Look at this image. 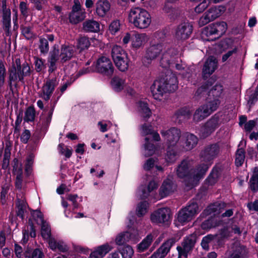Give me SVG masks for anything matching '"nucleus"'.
Masks as SVG:
<instances>
[{
  "label": "nucleus",
  "mask_w": 258,
  "mask_h": 258,
  "mask_svg": "<svg viewBox=\"0 0 258 258\" xmlns=\"http://www.w3.org/2000/svg\"><path fill=\"white\" fill-rule=\"evenodd\" d=\"M177 78L174 76L170 78V81L167 78L166 80H155L150 88L154 98L160 100L164 93L175 91L177 88Z\"/></svg>",
  "instance_id": "obj_1"
},
{
  "label": "nucleus",
  "mask_w": 258,
  "mask_h": 258,
  "mask_svg": "<svg viewBox=\"0 0 258 258\" xmlns=\"http://www.w3.org/2000/svg\"><path fill=\"white\" fill-rule=\"evenodd\" d=\"M128 22L139 29L147 28L151 23V17L146 10L136 7L131 9L128 14Z\"/></svg>",
  "instance_id": "obj_2"
},
{
  "label": "nucleus",
  "mask_w": 258,
  "mask_h": 258,
  "mask_svg": "<svg viewBox=\"0 0 258 258\" xmlns=\"http://www.w3.org/2000/svg\"><path fill=\"white\" fill-rule=\"evenodd\" d=\"M227 24L225 22H216L203 28L202 36L207 41H215L221 37L226 32Z\"/></svg>",
  "instance_id": "obj_3"
},
{
  "label": "nucleus",
  "mask_w": 258,
  "mask_h": 258,
  "mask_svg": "<svg viewBox=\"0 0 258 258\" xmlns=\"http://www.w3.org/2000/svg\"><path fill=\"white\" fill-rule=\"evenodd\" d=\"M92 67L95 72L108 78H111L114 73V67L111 59L105 56L99 57Z\"/></svg>",
  "instance_id": "obj_4"
},
{
  "label": "nucleus",
  "mask_w": 258,
  "mask_h": 258,
  "mask_svg": "<svg viewBox=\"0 0 258 258\" xmlns=\"http://www.w3.org/2000/svg\"><path fill=\"white\" fill-rule=\"evenodd\" d=\"M223 87L221 84H216L208 91L206 98V103L213 110H216L221 103L222 98Z\"/></svg>",
  "instance_id": "obj_5"
},
{
  "label": "nucleus",
  "mask_w": 258,
  "mask_h": 258,
  "mask_svg": "<svg viewBox=\"0 0 258 258\" xmlns=\"http://www.w3.org/2000/svg\"><path fill=\"white\" fill-rule=\"evenodd\" d=\"M220 152V146L218 143L206 146L201 151L200 156L202 161L205 162L213 163Z\"/></svg>",
  "instance_id": "obj_6"
},
{
  "label": "nucleus",
  "mask_w": 258,
  "mask_h": 258,
  "mask_svg": "<svg viewBox=\"0 0 258 258\" xmlns=\"http://www.w3.org/2000/svg\"><path fill=\"white\" fill-rule=\"evenodd\" d=\"M219 116L215 114L212 116L200 130V136L205 139L210 136L219 126Z\"/></svg>",
  "instance_id": "obj_7"
},
{
  "label": "nucleus",
  "mask_w": 258,
  "mask_h": 258,
  "mask_svg": "<svg viewBox=\"0 0 258 258\" xmlns=\"http://www.w3.org/2000/svg\"><path fill=\"white\" fill-rule=\"evenodd\" d=\"M172 217L170 208H161L155 211L151 215V220L153 223L168 224Z\"/></svg>",
  "instance_id": "obj_8"
},
{
  "label": "nucleus",
  "mask_w": 258,
  "mask_h": 258,
  "mask_svg": "<svg viewBox=\"0 0 258 258\" xmlns=\"http://www.w3.org/2000/svg\"><path fill=\"white\" fill-rule=\"evenodd\" d=\"M163 49V45L159 43L151 44L146 48V52L143 58L145 63L150 64L153 60L155 59L161 54Z\"/></svg>",
  "instance_id": "obj_9"
},
{
  "label": "nucleus",
  "mask_w": 258,
  "mask_h": 258,
  "mask_svg": "<svg viewBox=\"0 0 258 258\" xmlns=\"http://www.w3.org/2000/svg\"><path fill=\"white\" fill-rule=\"evenodd\" d=\"M192 31V25L188 22L181 23L175 29V37L177 40H186L189 38Z\"/></svg>",
  "instance_id": "obj_10"
},
{
  "label": "nucleus",
  "mask_w": 258,
  "mask_h": 258,
  "mask_svg": "<svg viewBox=\"0 0 258 258\" xmlns=\"http://www.w3.org/2000/svg\"><path fill=\"white\" fill-rule=\"evenodd\" d=\"M160 134L166 140L168 146H176L180 137V131L176 127H171L167 131H161Z\"/></svg>",
  "instance_id": "obj_11"
},
{
  "label": "nucleus",
  "mask_w": 258,
  "mask_h": 258,
  "mask_svg": "<svg viewBox=\"0 0 258 258\" xmlns=\"http://www.w3.org/2000/svg\"><path fill=\"white\" fill-rule=\"evenodd\" d=\"M223 169L224 167L222 164H216L205 179V184L208 186H213L215 184L220 177Z\"/></svg>",
  "instance_id": "obj_12"
},
{
  "label": "nucleus",
  "mask_w": 258,
  "mask_h": 258,
  "mask_svg": "<svg viewBox=\"0 0 258 258\" xmlns=\"http://www.w3.org/2000/svg\"><path fill=\"white\" fill-rule=\"evenodd\" d=\"M226 207V204L225 203L217 201L209 205L201 214L200 216L204 217L213 213L219 215Z\"/></svg>",
  "instance_id": "obj_13"
},
{
  "label": "nucleus",
  "mask_w": 258,
  "mask_h": 258,
  "mask_svg": "<svg viewBox=\"0 0 258 258\" xmlns=\"http://www.w3.org/2000/svg\"><path fill=\"white\" fill-rule=\"evenodd\" d=\"M217 68V61L213 56L209 57L205 61L202 70L204 79H207Z\"/></svg>",
  "instance_id": "obj_14"
},
{
  "label": "nucleus",
  "mask_w": 258,
  "mask_h": 258,
  "mask_svg": "<svg viewBox=\"0 0 258 258\" xmlns=\"http://www.w3.org/2000/svg\"><path fill=\"white\" fill-rule=\"evenodd\" d=\"M215 111L212 110L206 103L196 110L194 114L193 119L195 121L199 122L208 117Z\"/></svg>",
  "instance_id": "obj_15"
},
{
  "label": "nucleus",
  "mask_w": 258,
  "mask_h": 258,
  "mask_svg": "<svg viewBox=\"0 0 258 258\" xmlns=\"http://www.w3.org/2000/svg\"><path fill=\"white\" fill-rule=\"evenodd\" d=\"M211 164V163H210L205 162L199 164L196 167V173L191 176V178H192L193 181L198 182L202 179L205 175Z\"/></svg>",
  "instance_id": "obj_16"
},
{
  "label": "nucleus",
  "mask_w": 258,
  "mask_h": 258,
  "mask_svg": "<svg viewBox=\"0 0 258 258\" xmlns=\"http://www.w3.org/2000/svg\"><path fill=\"white\" fill-rule=\"evenodd\" d=\"M176 186L172 180L167 178L165 179L160 188L159 194L161 197L164 198L174 192Z\"/></svg>",
  "instance_id": "obj_17"
},
{
  "label": "nucleus",
  "mask_w": 258,
  "mask_h": 258,
  "mask_svg": "<svg viewBox=\"0 0 258 258\" xmlns=\"http://www.w3.org/2000/svg\"><path fill=\"white\" fill-rule=\"evenodd\" d=\"M112 247L108 243L97 246L95 249L92 251L89 258H103L105 255L110 251Z\"/></svg>",
  "instance_id": "obj_18"
},
{
  "label": "nucleus",
  "mask_w": 258,
  "mask_h": 258,
  "mask_svg": "<svg viewBox=\"0 0 258 258\" xmlns=\"http://www.w3.org/2000/svg\"><path fill=\"white\" fill-rule=\"evenodd\" d=\"M110 7L108 0H98L95 4L96 13L99 17H103L109 12Z\"/></svg>",
  "instance_id": "obj_19"
},
{
  "label": "nucleus",
  "mask_w": 258,
  "mask_h": 258,
  "mask_svg": "<svg viewBox=\"0 0 258 258\" xmlns=\"http://www.w3.org/2000/svg\"><path fill=\"white\" fill-rule=\"evenodd\" d=\"M222 224V221L221 220L218 219L215 216H211L201 223V227L203 230H207L219 226Z\"/></svg>",
  "instance_id": "obj_20"
},
{
  "label": "nucleus",
  "mask_w": 258,
  "mask_h": 258,
  "mask_svg": "<svg viewBox=\"0 0 258 258\" xmlns=\"http://www.w3.org/2000/svg\"><path fill=\"white\" fill-rule=\"evenodd\" d=\"M177 176L181 178H191L192 175L189 171V164L187 161L183 160L178 165L177 170Z\"/></svg>",
  "instance_id": "obj_21"
},
{
  "label": "nucleus",
  "mask_w": 258,
  "mask_h": 258,
  "mask_svg": "<svg viewBox=\"0 0 258 258\" xmlns=\"http://www.w3.org/2000/svg\"><path fill=\"white\" fill-rule=\"evenodd\" d=\"M82 29L85 32L96 33L100 30V24L93 19L86 20L83 23Z\"/></svg>",
  "instance_id": "obj_22"
},
{
  "label": "nucleus",
  "mask_w": 258,
  "mask_h": 258,
  "mask_svg": "<svg viewBox=\"0 0 258 258\" xmlns=\"http://www.w3.org/2000/svg\"><path fill=\"white\" fill-rule=\"evenodd\" d=\"M29 207L25 200L17 199L16 202V215L22 220L25 217V213L27 212V208Z\"/></svg>",
  "instance_id": "obj_23"
},
{
  "label": "nucleus",
  "mask_w": 258,
  "mask_h": 258,
  "mask_svg": "<svg viewBox=\"0 0 258 258\" xmlns=\"http://www.w3.org/2000/svg\"><path fill=\"white\" fill-rule=\"evenodd\" d=\"M209 81H208L197 89L194 96L196 100H206L209 86L212 85L209 84Z\"/></svg>",
  "instance_id": "obj_24"
},
{
  "label": "nucleus",
  "mask_w": 258,
  "mask_h": 258,
  "mask_svg": "<svg viewBox=\"0 0 258 258\" xmlns=\"http://www.w3.org/2000/svg\"><path fill=\"white\" fill-rule=\"evenodd\" d=\"M74 49L72 46L66 44L62 45L61 46V52L60 56H61V60L62 62L70 60L73 57L74 54Z\"/></svg>",
  "instance_id": "obj_25"
},
{
  "label": "nucleus",
  "mask_w": 258,
  "mask_h": 258,
  "mask_svg": "<svg viewBox=\"0 0 258 258\" xmlns=\"http://www.w3.org/2000/svg\"><path fill=\"white\" fill-rule=\"evenodd\" d=\"M175 243V240L174 238H170L163 243L157 250L165 257Z\"/></svg>",
  "instance_id": "obj_26"
},
{
  "label": "nucleus",
  "mask_w": 258,
  "mask_h": 258,
  "mask_svg": "<svg viewBox=\"0 0 258 258\" xmlns=\"http://www.w3.org/2000/svg\"><path fill=\"white\" fill-rule=\"evenodd\" d=\"M139 112L141 117L144 121H147L152 114L151 109L149 107L148 104L144 101L139 102Z\"/></svg>",
  "instance_id": "obj_27"
},
{
  "label": "nucleus",
  "mask_w": 258,
  "mask_h": 258,
  "mask_svg": "<svg viewBox=\"0 0 258 258\" xmlns=\"http://www.w3.org/2000/svg\"><path fill=\"white\" fill-rule=\"evenodd\" d=\"M116 68L122 72L127 71L129 67L130 62L128 56L125 57H117L116 59L113 60Z\"/></svg>",
  "instance_id": "obj_28"
},
{
  "label": "nucleus",
  "mask_w": 258,
  "mask_h": 258,
  "mask_svg": "<svg viewBox=\"0 0 258 258\" xmlns=\"http://www.w3.org/2000/svg\"><path fill=\"white\" fill-rule=\"evenodd\" d=\"M177 152L176 146H168L165 159L168 163H174L177 158Z\"/></svg>",
  "instance_id": "obj_29"
},
{
  "label": "nucleus",
  "mask_w": 258,
  "mask_h": 258,
  "mask_svg": "<svg viewBox=\"0 0 258 258\" xmlns=\"http://www.w3.org/2000/svg\"><path fill=\"white\" fill-rule=\"evenodd\" d=\"M58 82L56 77L48 80L42 88V93L52 94Z\"/></svg>",
  "instance_id": "obj_30"
},
{
  "label": "nucleus",
  "mask_w": 258,
  "mask_h": 258,
  "mask_svg": "<svg viewBox=\"0 0 258 258\" xmlns=\"http://www.w3.org/2000/svg\"><path fill=\"white\" fill-rule=\"evenodd\" d=\"M184 208L194 218L201 211L199 204L197 200L195 199L190 200L188 203V205L185 207Z\"/></svg>",
  "instance_id": "obj_31"
},
{
  "label": "nucleus",
  "mask_w": 258,
  "mask_h": 258,
  "mask_svg": "<svg viewBox=\"0 0 258 258\" xmlns=\"http://www.w3.org/2000/svg\"><path fill=\"white\" fill-rule=\"evenodd\" d=\"M124 80L118 76H114L111 80L110 85L114 91L120 92L123 89Z\"/></svg>",
  "instance_id": "obj_32"
},
{
  "label": "nucleus",
  "mask_w": 258,
  "mask_h": 258,
  "mask_svg": "<svg viewBox=\"0 0 258 258\" xmlns=\"http://www.w3.org/2000/svg\"><path fill=\"white\" fill-rule=\"evenodd\" d=\"M198 139L196 136L192 134H189L186 136L184 148L187 151L192 149L197 145Z\"/></svg>",
  "instance_id": "obj_33"
},
{
  "label": "nucleus",
  "mask_w": 258,
  "mask_h": 258,
  "mask_svg": "<svg viewBox=\"0 0 258 258\" xmlns=\"http://www.w3.org/2000/svg\"><path fill=\"white\" fill-rule=\"evenodd\" d=\"M197 238V237L195 234H192L185 237L182 242V246L188 250H192L196 243Z\"/></svg>",
  "instance_id": "obj_34"
},
{
  "label": "nucleus",
  "mask_w": 258,
  "mask_h": 258,
  "mask_svg": "<svg viewBox=\"0 0 258 258\" xmlns=\"http://www.w3.org/2000/svg\"><path fill=\"white\" fill-rule=\"evenodd\" d=\"M174 54V49L172 48H168L162 54L160 59L161 65L163 67H164V64L169 65L170 63L171 58Z\"/></svg>",
  "instance_id": "obj_35"
},
{
  "label": "nucleus",
  "mask_w": 258,
  "mask_h": 258,
  "mask_svg": "<svg viewBox=\"0 0 258 258\" xmlns=\"http://www.w3.org/2000/svg\"><path fill=\"white\" fill-rule=\"evenodd\" d=\"M153 240V236L151 234L147 236L138 245V251L142 252L148 248Z\"/></svg>",
  "instance_id": "obj_36"
},
{
  "label": "nucleus",
  "mask_w": 258,
  "mask_h": 258,
  "mask_svg": "<svg viewBox=\"0 0 258 258\" xmlns=\"http://www.w3.org/2000/svg\"><path fill=\"white\" fill-rule=\"evenodd\" d=\"M249 186L253 192L258 191V167H254L253 174L249 180Z\"/></svg>",
  "instance_id": "obj_37"
},
{
  "label": "nucleus",
  "mask_w": 258,
  "mask_h": 258,
  "mask_svg": "<svg viewBox=\"0 0 258 258\" xmlns=\"http://www.w3.org/2000/svg\"><path fill=\"white\" fill-rule=\"evenodd\" d=\"M86 17V13L83 12H75L70 13L69 18L71 24H77L83 21Z\"/></svg>",
  "instance_id": "obj_38"
},
{
  "label": "nucleus",
  "mask_w": 258,
  "mask_h": 258,
  "mask_svg": "<svg viewBox=\"0 0 258 258\" xmlns=\"http://www.w3.org/2000/svg\"><path fill=\"white\" fill-rule=\"evenodd\" d=\"M245 152L243 148H238L235 153V165L237 167H241L245 160Z\"/></svg>",
  "instance_id": "obj_39"
},
{
  "label": "nucleus",
  "mask_w": 258,
  "mask_h": 258,
  "mask_svg": "<svg viewBox=\"0 0 258 258\" xmlns=\"http://www.w3.org/2000/svg\"><path fill=\"white\" fill-rule=\"evenodd\" d=\"M31 213V217L36 223L40 225L43 222L45 221L44 218L43 214L39 209L33 210L29 209Z\"/></svg>",
  "instance_id": "obj_40"
},
{
  "label": "nucleus",
  "mask_w": 258,
  "mask_h": 258,
  "mask_svg": "<svg viewBox=\"0 0 258 258\" xmlns=\"http://www.w3.org/2000/svg\"><path fill=\"white\" fill-rule=\"evenodd\" d=\"M245 247L240 244H236L233 247L231 258H244Z\"/></svg>",
  "instance_id": "obj_41"
},
{
  "label": "nucleus",
  "mask_w": 258,
  "mask_h": 258,
  "mask_svg": "<svg viewBox=\"0 0 258 258\" xmlns=\"http://www.w3.org/2000/svg\"><path fill=\"white\" fill-rule=\"evenodd\" d=\"M111 56L113 60H114L116 59L117 57H125L128 56V55L126 51L121 47L115 45L112 48Z\"/></svg>",
  "instance_id": "obj_42"
},
{
  "label": "nucleus",
  "mask_w": 258,
  "mask_h": 258,
  "mask_svg": "<svg viewBox=\"0 0 258 258\" xmlns=\"http://www.w3.org/2000/svg\"><path fill=\"white\" fill-rule=\"evenodd\" d=\"M177 218L179 222L183 223L191 221L194 217L183 208L179 211Z\"/></svg>",
  "instance_id": "obj_43"
},
{
  "label": "nucleus",
  "mask_w": 258,
  "mask_h": 258,
  "mask_svg": "<svg viewBox=\"0 0 258 258\" xmlns=\"http://www.w3.org/2000/svg\"><path fill=\"white\" fill-rule=\"evenodd\" d=\"M118 252L121 254L122 258H132L134 254V250L129 245L118 247Z\"/></svg>",
  "instance_id": "obj_44"
},
{
  "label": "nucleus",
  "mask_w": 258,
  "mask_h": 258,
  "mask_svg": "<svg viewBox=\"0 0 258 258\" xmlns=\"http://www.w3.org/2000/svg\"><path fill=\"white\" fill-rule=\"evenodd\" d=\"M40 225H41V235L44 240H47L51 237L50 226L46 221Z\"/></svg>",
  "instance_id": "obj_45"
},
{
  "label": "nucleus",
  "mask_w": 258,
  "mask_h": 258,
  "mask_svg": "<svg viewBox=\"0 0 258 258\" xmlns=\"http://www.w3.org/2000/svg\"><path fill=\"white\" fill-rule=\"evenodd\" d=\"M234 40L231 38H226L221 40L219 43V47L224 51L229 49H233Z\"/></svg>",
  "instance_id": "obj_46"
},
{
  "label": "nucleus",
  "mask_w": 258,
  "mask_h": 258,
  "mask_svg": "<svg viewBox=\"0 0 258 258\" xmlns=\"http://www.w3.org/2000/svg\"><path fill=\"white\" fill-rule=\"evenodd\" d=\"M91 45L88 37L86 36L81 37L77 41V47L80 51L88 49Z\"/></svg>",
  "instance_id": "obj_47"
},
{
  "label": "nucleus",
  "mask_w": 258,
  "mask_h": 258,
  "mask_svg": "<svg viewBox=\"0 0 258 258\" xmlns=\"http://www.w3.org/2000/svg\"><path fill=\"white\" fill-rule=\"evenodd\" d=\"M36 111L35 108L33 106H29L27 108L24 117L25 122H33L35 120Z\"/></svg>",
  "instance_id": "obj_48"
},
{
  "label": "nucleus",
  "mask_w": 258,
  "mask_h": 258,
  "mask_svg": "<svg viewBox=\"0 0 258 258\" xmlns=\"http://www.w3.org/2000/svg\"><path fill=\"white\" fill-rule=\"evenodd\" d=\"M35 70L37 73H40L46 68V64L45 63V60L42 58L34 56Z\"/></svg>",
  "instance_id": "obj_49"
},
{
  "label": "nucleus",
  "mask_w": 258,
  "mask_h": 258,
  "mask_svg": "<svg viewBox=\"0 0 258 258\" xmlns=\"http://www.w3.org/2000/svg\"><path fill=\"white\" fill-rule=\"evenodd\" d=\"M209 18L214 21L221 15V10L217 7H212L210 8L207 12H206Z\"/></svg>",
  "instance_id": "obj_50"
},
{
  "label": "nucleus",
  "mask_w": 258,
  "mask_h": 258,
  "mask_svg": "<svg viewBox=\"0 0 258 258\" xmlns=\"http://www.w3.org/2000/svg\"><path fill=\"white\" fill-rule=\"evenodd\" d=\"M16 68L18 74L19 75V81L24 82V78L26 77L24 71L22 69V64H21L20 58H16L14 63Z\"/></svg>",
  "instance_id": "obj_51"
},
{
  "label": "nucleus",
  "mask_w": 258,
  "mask_h": 258,
  "mask_svg": "<svg viewBox=\"0 0 258 258\" xmlns=\"http://www.w3.org/2000/svg\"><path fill=\"white\" fill-rule=\"evenodd\" d=\"M49 43L47 39L44 37H40L39 49L41 53L46 54L49 51Z\"/></svg>",
  "instance_id": "obj_52"
},
{
  "label": "nucleus",
  "mask_w": 258,
  "mask_h": 258,
  "mask_svg": "<svg viewBox=\"0 0 258 258\" xmlns=\"http://www.w3.org/2000/svg\"><path fill=\"white\" fill-rule=\"evenodd\" d=\"M145 149L148 152V153H145V155L146 156H152L155 151V146L153 143H151L150 139L148 137L145 138Z\"/></svg>",
  "instance_id": "obj_53"
},
{
  "label": "nucleus",
  "mask_w": 258,
  "mask_h": 258,
  "mask_svg": "<svg viewBox=\"0 0 258 258\" xmlns=\"http://www.w3.org/2000/svg\"><path fill=\"white\" fill-rule=\"evenodd\" d=\"M147 201L141 202L138 205L137 208V215L139 217H143L147 211Z\"/></svg>",
  "instance_id": "obj_54"
},
{
  "label": "nucleus",
  "mask_w": 258,
  "mask_h": 258,
  "mask_svg": "<svg viewBox=\"0 0 258 258\" xmlns=\"http://www.w3.org/2000/svg\"><path fill=\"white\" fill-rule=\"evenodd\" d=\"M175 114L177 118L181 116L189 118L191 114V111L188 107L184 106L177 110Z\"/></svg>",
  "instance_id": "obj_55"
},
{
  "label": "nucleus",
  "mask_w": 258,
  "mask_h": 258,
  "mask_svg": "<svg viewBox=\"0 0 258 258\" xmlns=\"http://www.w3.org/2000/svg\"><path fill=\"white\" fill-rule=\"evenodd\" d=\"M214 235L208 234L204 236L201 241V246L204 249H209V244L214 243Z\"/></svg>",
  "instance_id": "obj_56"
},
{
  "label": "nucleus",
  "mask_w": 258,
  "mask_h": 258,
  "mask_svg": "<svg viewBox=\"0 0 258 258\" xmlns=\"http://www.w3.org/2000/svg\"><path fill=\"white\" fill-rule=\"evenodd\" d=\"M59 45L55 44L52 48V50L49 52V55L48 59L58 60L59 59Z\"/></svg>",
  "instance_id": "obj_57"
},
{
  "label": "nucleus",
  "mask_w": 258,
  "mask_h": 258,
  "mask_svg": "<svg viewBox=\"0 0 258 258\" xmlns=\"http://www.w3.org/2000/svg\"><path fill=\"white\" fill-rule=\"evenodd\" d=\"M120 23L118 20H115L111 22L109 26V30L112 35H115L120 30Z\"/></svg>",
  "instance_id": "obj_58"
},
{
  "label": "nucleus",
  "mask_w": 258,
  "mask_h": 258,
  "mask_svg": "<svg viewBox=\"0 0 258 258\" xmlns=\"http://www.w3.org/2000/svg\"><path fill=\"white\" fill-rule=\"evenodd\" d=\"M9 78L16 81V83L19 81V75L18 74L15 63H12L11 67L8 70Z\"/></svg>",
  "instance_id": "obj_59"
},
{
  "label": "nucleus",
  "mask_w": 258,
  "mask_h": 258,
  "mask_svg": "<svg viewBox=\"0 0 258 258\" xmlns=\"http://www.w3.org/2000/svg\"><path fill=\"white\" fill-rule=\"evenodd\" d=\"M6 76V69L4 63L0 61V88L4 86Z\"/></svg>",
  "instance_id": "obj_60"
},
{
  "label": "nucleus",
  "mask_w": 258,
  "mask_h": 258,
  "mask_svg": "<svg viewBox=\"0 0 258 258\" xmlns=\"http://www.w3.org/2000/svg\"><path fill=\"white\" fill-rule=\"evenodd\" d=\"M22 33L24 36L25 38L27 40H30L33 37V33L31 31V27H26L21 26L20 27Z\"/></svg>",
  "instance_id": "obj_61"
},
{
  "label": "nucleus",
  "mask_w": 258,
  "mask_h": 258,
  "mask_svg": "<svg viewBox=\"0 0 258 258\" xmlns=\"http://www.w3.org/2000/svg\"><path fill=\"white\" fill-rule=\"evenodd\" d=\"M258 101V86L255 88L254 92L248 96L247 101L250 106L255 104Z\"/></svg>",
  "instance_id": "obj_62"
},
{
  "label": "nucleus",
  "mask_w": 258,
  "mask_h": 258,
  "mask_svg": "<svg viewBox=\"0 0 258 258\" xmlns=\"http://www.w3.org/2000/svg\"><path fill=\"white\" fill-rule=\"evenodd\" d=\"M2 8L3 11V19H11V11L7 8L6 0L2 1Z\"/></svg>",
  "instance_id": "obj_63"
},
{
  "label": "nucleus",
  "mask_w": 258,
  "mask_h": 258,
  "mask_svg": "<svg viewBox=\"0 0 258 258\" xmlns=\"http://www.w3.org/2000/svg\"><path fill=\"white\" fill-rule=\"evenodd\" d=\"M210 4L209 0H204L199 5L195 8V11L196 13L200 14L203 12L208 7Z\"/></svg>",
  "instance_id": "obj_64"
}]
</instances>
